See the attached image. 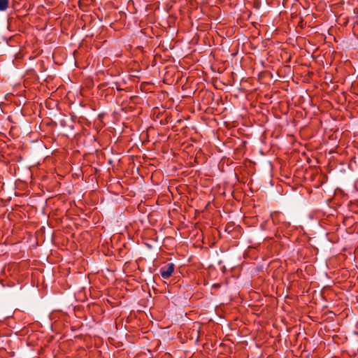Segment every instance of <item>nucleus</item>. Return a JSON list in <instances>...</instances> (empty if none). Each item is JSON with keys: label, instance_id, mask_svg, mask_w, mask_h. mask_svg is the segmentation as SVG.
<instances>
[{"label": "nucleus", "instance_id": "obj_1", "mask_svg": "<svg viewBox=\"0 0 358 358\" xmlns=\"http://www.w3.org/2000/svg\"><path fill=\"white\" fill-rule=\"evenodd\" d=\"M175 269V264L173 263H169L160 268V274L161 276L164 279H167L170 278Z\"/></svg>", "mask_w": 358, "mask_h": 358}, {"label": "nucleus", "instance_id": "obj_2", "mask_svg": "<svg viewBox=\"0 0 358 358\" xmlns=\"http://www.w3.org/2000/svg\"><path fill=\"white\" fill-rule=\"evenodd\" d=\"M9 4V0H0V11H5Z\"/></svg>", "mask_w": 358, "mask_h": 358}, {"label": "nucleus", "instance_id": "obj_3", "mask_svg": "<svg viewBox=\"0 0 358 358\" xmlns=\"http://www.w3.org/2000/svg\"><path fill=\"white\" fill-rule=\"evenodd\" d=\"M357 23H358V22H357Z\"/></svg>", "mask_w": 358, "mask_h": 358}]
</instances>
